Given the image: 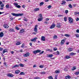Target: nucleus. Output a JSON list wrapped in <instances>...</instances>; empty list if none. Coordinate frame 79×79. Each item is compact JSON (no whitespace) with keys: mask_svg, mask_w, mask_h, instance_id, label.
Masks as SVG:
<instances>
[{"mask_svg":"<svg viewBox=\"0 0 79 79\" xmlns=\"http://www.w3.org/2000/svg\"><path fill=\"white\" fill-rule=\"evenodd\" d=\"M11 15H13V16H16L17 17L18 16H23L24 15L23 14H15V13H11Z\"/></svg>","mask_w":79,"mask_h":79,"instance_id":"nucleus-1","label":"nucleus"},{"mask_svg":"<svg viewBox=\"0 0 79 79\" xmlns=\"http://www.w3.org/2000/svg\"><path fill=\"white\" fill-rule=\"evenodd\" d=\"M14 5L15 7H16L18 8H20L21 7L20 5H18V4L17 3H14Z\"/></svg>","mask_w":79,"mask_h":79,"instance_id":"nucleus-2","label":"nucleus"},{"mask_svg":"<svg viewBox=\"0 0 79 79\" xmlns=\"http://www.w3.org/2000/svg\"><path fill=\"white\" fill-rule=\"evenodd\" d=\"M69 22L70 24H72L73 22V19H72V18L71 17H69Z\"/></svg>","mask_w":79,"mask_h":79,"instance_id":"nucleus-3","label":"nucleus"},{"mask_svg":"<svg viewBox=\"0 0 79 79\" xmlns=\"http://www.w3.org/2000/svg\"><path fill=\"white\" fill-rule=\"evenodd\" d=\"M40 52H41V50H35L33 52V53L35 54H36L37 53H40Z\"/></svg>","mask_w":79,"mask_h":79,"instance_id":"nucleus-4","label":"nucleus"},{"mask_svg":"<svg viewBox=\"0 0 79 79\" xmlns=\"http://www.w3.org/2000/svg\"><path fill=\"white\" fill-rule=\"evenodd\" d=\"M30 54L29 52L26 53L25 54L23 55V56L24 57H27V56H29Z\"/></svg>","mask_w":79,"mask_h":79,"instance_id":"nucleus-5","label":"nucleus"},{"mask_svg":"<svg viewBox=\"0 0 79 79\" xmlns=\"http://www.w3.org/2000/svg\"><path fill=\"white\" fill-rule=\"evenodd\" d=\"M38 27V25H36L35 26V28H34V31L37 32V27Z\"/></svg>","mask_w":79,"mask_h":79,"instance_id":"nucleus-6","label":"nucleus"},{"mask_svg":"<svg viewBox=\"0 0 79 79\" xmlns=\"http://www.w3.org/2000/svg\"><path fill=\"white\" fill-rule=\"evenodd\" d=\"M56 25L55 24H53L50 27V29H53L55 27Z\"/></svg>","mask_w":79,"mask_h":79,"instance_id":"nucleus-7","label":"nucleus"},{"mask_svg":"<svg viewBox=\"0 0 79 79\" xmlns=\"http://www.w3.org/2000/svg\"><path fill=\"white\" fill-rule=\"evenodd\" d=\"M41 40H42L43 41H45V37L44 36H42Z\"/></svg>","mask_w":79,"mask_h":79,"instance_id":"nucleus-8","label":"nucleus"},{"mask_svg":"<svg viewBox=\"0 0 79 79\" xmlns=\"http://www.w3.org/2000/svg\"><path fill=\"white\" fill-rule=\"evenodd\" d=\"M37 39V38L35 37L33 39L31 40V42H35V41H36V39Z\"/></svg>","mask_w":79,"mask_h":79,"instance_id":"nucleus-9","label":"nucleus"},{"mask_svg":"<svg viewBox=\"0 0 79 79\" xmlns=\"http://www.w3.org/2000/svg\"><path fill=\"white\" fill-rule=\"evenodd\" d=\"M7 76L9 77H13V75L11 74H8L7 75Z\"/></svg>","mask_w":79,"mask_h":79,"instance_id":"nucleus-10","label":"nucleus"},{"mask_svg":"<svg viewBox=\"0 0 79 79\" xmlns=\"http://www.w3.org/2000/svg\"><path fill=\"white\" fill-rule=\"evenodd\" d=\"M24 30L22 29L20 30L19 33L20 34H22V33H24Z\"/></svg>","mask_w":79,"mask_h":79,"instance_id":"nucleus-11","label":"nucleus"},{"mask_svg":"<svg viewBox=\"0 0 79 79\" xmlns=\"http://www.w3.org/2000/svg\"><path fill=\"white\" fill-rule=\"evenodd\" d=\"M9 31L11 32H15L14 29L13 28H11L9 30Z\"/></svg>","mask_w":79,"mask_h":79,"instance_id":"nucleus-12","label":"nucleus"},{"mask_svg":"<svg viewBox=\"0 0 79 79\" xmlns=\"http://www.w3.org/2000/svg\"><path fill=\"white\" fill-rule=\"evenodd\" d=\"M3 27L5 28H6V29H8V27L9 26H8V25H6V24H5L4 25Z\"/></svg>","mask_w":79,"mask_h":79,"instance_id":"nucleus-13","label":"nucleus"},{"mask_svg":"<svg viewBox=\"0 0 79 79\" xmlns=\"http://www.w3.org/2000/svg\"><path fill=\"white\" fill-rule=\"evenodd\" d=\"M68 52H71L73 50V48H69L67 49Z\"/></svg>","mask_w":79,"mask_h":79,"instance_id":"nucleus-14","label":"nucleus"},{"mask_svg":"<svg viewBox=\"0 0 79 79\" xmlns=\"http://www.w3.org/2000/svg\"><path fill=\"white\" fill-rule=\"evenodd\" d=\"M64 39L63 40H62L61 41V45H63L64 44Z\"/></svg>","mask_w":79,"mask_h":79,"instance_id":"nucleus-15","label":"nucleus"},{"mask_svg":"<svg viewBox=\"0 0 79 79\" xmlns=\"http://www.w3.org/2000/svg\"><path fill=\"white\" fill-rule=\"evenodd\" d=\"M3 33V32H1L0 33V37H2L4 35Z\"/></svg>","mask_w":79,"mask_h":79,"instance_id":"nucleus-16","label":"nucleus"},{"mask_svg":"<svg viewBox=\"0 0 79 79\" xmlns=\"http://www.w3.org/2000/svg\"><path fill=\"white\" fill-rule=\"evenodd\" d=\"M19 73H20V71L19 70H16L15 72V73L16 74H19Z\"/></svg>","mask_w":79,"mask_h":79,"instance_id":"nucleus-17","label":"nucleus"},{"mask_svg":"<svg viewBox=\"0 0 79 79\" xmlns=\"http://www.w3.org/2000/svg\"><path fill=\"white\" fill-rule=\"evenodd\" d=\"M42 19H43V17H42L40 18H39L38 19V21H42Z\"/></svg>","mask_w":79,"mask_h":79,"instance_id":"nucleus-18","label":"nucleus"},{"mask_svg":"<svg viewBox=\"0 0 79 79\" xmlns=\"http://www.w3.org/2000/svg\"><path fill=\"white\" fill-rule=\"evenodd\" d=\"M19 67L20 66V67H24V66L23 64L20 63L19 64Z\"/></svg>","mask_w":79,"mask_h":79,"instance_id":"nucleus-19","label":"nucleus"},{"mask_svg":"<svg viewBox=\"0 0 79 79\" xmlns=\"http://www.w3.org/2000/svg\"><path fill=\"white\" fill-rule=\"evenodd\" d=\"M65 79H71V77L69 75H67V76L65 77Z\"/></svg>","mask_w":79,"mask_h":79,"instance_id":"nucleus-20","label":"nucleus"},{"mask_svg":"<svg viewBox=\"0 0 79 79\" xmlns=\"http://www.w3.org/2000/svg\"><path fill=\"white\" fill-rule=\"evenodd\" d=\"M18 67H19V64L15 65L12 68H17Z\"/></svg>","mask_w":79,"mask_h":79,"instance_id":"nucleus-21","label":"nucleus"},{"mask_svg":"<svg viewBox=\"0 0 79 79\" xmlns=\"http://www.w3.org/2000/svg\"><path fill=\"white\" fill-rule=\"evenodd\" d=\"M57 27H61V23H58L57 25Z\"/></svg>","mask_w":79,"mask_h":79,"instance_id":"nucleus-22","label":"nucleus"},{"mask_svg":"<svg viewBox=\"0 0 79 79\" xmlns=\"http://www.w3.org/2000/svg\"><path fill=\"white\" fill-rule=\"evenodd\" d=\"M68 68L67 67H66L64 68V71H68Z\"/></svg>","mask_w":79,"mask_h":79,"instance_id":"nucleus-23","label":"nucleus"},{"mask_svg":"<svg viewBox=\"0 0 79 79\" xmlns=\"http://www.w3.org/2000/svg\"><path fill=\"white\" fill-rule=\"evenodd\" d=\"M6 52H7V50H6V49L4 50L2 52L3 54H4V53H6Z\"/></svg>","mask_w":79,"mask_h":79,"instance_id":"nucleus-24","label":"nucleus"},{"mask_svg":"<svg viewBox=\"0 0 79 79\" xmlns=\"http://www.w3.org/2000/svg\"><path fill=\"white\" fill-rule=\"evenodd\" d=\"M69 6L70 8H73V6L71 5V4H69Z\"/></svg>","mask_w":79,"mask_h":79,"instance_id":"nucleus-25","label":"nucleus"},{"mask_svg":"<svg viewBox=\"0 0 79 79\" xmlns=\"http://www.w3.org/2000/svg\"><path fill=\"white\" fill-rule=\"evenodd\" d=\"M24 74H25V73H24L23 72H21L20 73V74L19 75H24Z\"/></svg>","mask_w":79,"mask_h":79,"instance_id":"nucleus-26","label":"nucleus"},{"mask_svg":"<svg viewBox=\"0 0 79 79\" xmlns=\"http://www.w3.org/2000/svg\"><path fill=\"white\" fill-rule=\"evenodd\" d=\"M53 38L54 39H56L58 38V37L56 35H55L53 36Z\"/></svg>","mask_w":79,"mask_h":79,"instance_id":"nucleus-27","label":"nucleus"},{"mask_svg":"<svg viewBox=\"0 0 79 79\" xmlns=\"http://www.w3.org/2000/svg\"><path fill=\"white\" fill-rule=\"evenodd\" d=\"M49 58H52L53 56V54H50L48 56Z\"/></svg>","mask_w":79,"mask_h":79,"instance_id":"nucleus-28","label":"nucleus"},{"mask_svg":"<svg viewBox=\"0 0 79 79\" xmlns=\"http://www.w3.org/2000/svg\"><path fill=\"white\" fill-rule=\"evenodd\" d=\"M71 58V57L68 56H65V58H66V59H69V58Z\"/></svg>","mask_w":79,"mask_h":79,"instance_id":"nucleus-29","label":"nucleus"},{"mask_svg":"<svg viewBox=\"0 0 79 79\" xmlns=\"http://www.w3.org/2000/svg\"><path fill=\"white\" fill-rule=\"evenodd\" d=\"M44 2H41V3H40V6H42L43 5H44Z\"/></svg>","mask_w":79,"mask_h":79,"instance_id":"nucleus-30","label":"nucleus"},{"mask_svg":"<svg viewBox=\"0 0 79 79\" xmlns=\"http://www.w3.org/2000/svg\"><path fill=\"white\" fill-rule=\"evenodd\" d=\"M34 11H39V8H36L34 9Z\"/></svg>","mask_w":79,"mask_h":79,"instance_id":"nucleus-31","label":"nucleus"},{"mask_svg":"<svg viewBox=\"0 0 79 79\" xmlns=\"http://www.w3.org/2000/svg\"><path fill=\"white\" fill-rule=\"evenodd\" d=\"M76 69V67H73L72 69V71H74V70H75Z\"/></svg>","mask_w":79,"mask_h":79,"instance_id":"nucleus-32","label":"nucleus"},{"mask_svg":"<svg viewBox=\"0 0 79 79\" xmlns=\"http://www.w3.org/2000/svg\"><path fill=\"white\" fill-rule=\"evenodd\" d=\"M70 55H71V56H73V55H76V53H73V52H72L71 53H70Z\"/></svg>","mask_w":79,"mask_h":79,"instance_id":"nucleus-33","label":"nucleus"},{"mask_svg":"<svg viewBox=\"0 0 79 79\" xmlns=\"http://www.w3.org/2000/svg\"><path fill=\"white\" fill-rule=\"evenodd\" d=\"M79 74V72H78V71L76 72L75 73V75H78Z\"/></svg>","mask_w":79,"mask_h":79,"instance_id":"nucleus-34","label":"nucleus"},{"mask_svg":"<svg viewBox=\"0 0 79 79\" xmlns=\"http://www.w3.org/2000/svg\"><path fill=\"white\" fill-rule=\"evenodd\" d=\"M62 3H61L62 5H64V3H66V1H62Z\"/></svg>","mask_w":79,"mask_h":79,"instance_id":"nucleus-35","label":"nucleus"},{"mask_svg":"<svg viewBox=\"0 0 79 79\" xmlns=\"http://www.w3.org/2000/svg\"><path fill=\"white\" fill-rule=\"evenodd\" d=\"M66 37H69L70 36V35L68 34H65L64 35Z\"/></svg>","mask_w":79,"mask_h":79,"instance_id":"nucleus-36","label":"nucleus"},{"mask_svg":"<svg viewBox=\"0 0 79 79\" xmlns=\"http://www.w3.org/2000/svg\"><path fill=\"white\" fill-rule=\"evenodd\" d=\"M21 44V43L19 42H17L16 43V45H20Z\"/></svg>","mask_w":79,"mask_h":79,"instance_id":"nucleus-37","label":"nucleus"},{"mask_svg":"<svg viewBox=\"0 0 79 79\" xmlns=\"http://www.w3.org/2000/svg\"><path fill=\"white\" fill-rule=\"evenodd\" d=\"M23 20L25 21H28V19H26V18H24V19H23Z\"/></svg>","mask_w":79,"mask_h":79,"instance_id":"nucleus-38","label":"nucleus"},{"mask_svg":"<svg viewBox=\"0 0 79 79\" xmlns=\"http://www.w3.org/2000/svg\"><path fill=\"white\" fill-rule=\"evenodd\" d=\"M75 36H76L77 38H78V37H79V34H76Z\"/></svg>","mask_w":79,"mask_h":79,"instance_id":"nucleus-39","label":"nucleus"},{"mask_svg":"<svg viewBox=\"0 0 79 79\" xmlns=\"http://www.w3.org/2000/svg\"><path fill=\"white\" fill-rule=\"evenodd\" d=\"M44 65H40L39 67L40 68H43V67H44Z\"/></svg>","mask_w":79,"mask_h":79,"instance_id":"nucleus-40","label":"nucleus"},{"mask_svg":"<svg viewBox=\"0 0 79 79\" xmlns=\"http://www.w3.org/2000/svg\"><path fill=\"white\" fill-rule=\"evenodd\" d=\"M6 8H9V5L7 4L6 5Z\"/></svg>","mask_w":79,"mask_h":79,"instance_id":"nucleus-41","label":"nucleus"},{"mask_svg":"<svg viewBox=\"0 0 79 79\" xmlns=\"http://www.w3.org/2000/svg\"><path fill=\"white\" fill-rule=\"evenodd\" d=\"M55 73L56 74H57V73H60V72L58 70H56L55 72Z\"/></svg>","mask_w":79,"mask_h":79,"instance_id":"nucleus-42","label":"nucleus"},{"mask_svg":"<svg viewBox=\"0 0 79 79\" xmlns=\"http://www.w3.org/2000/svg\"><path fill=\"white\" fill-rule=\"evenodd\" d=\"M64 21H65V22L66 21H67V19H66V17H64Z\"/></svg>","mask_w":79,"mask_h":79,"instance_id":"nucleus-43","label":"nucleus"},{"mask_svg":"<svg viewBox=\"0 0 79 79\" xmlns=\"http://www.w3.org/2000/svg\"><path fill=\"white\" fill-rule=\"evenodd\" d=\"M52 8V6H51V5H49L48 6V9H50V8Z\"/></svg>","mask_w":79,"mask_h":79,"instance_id":"nucleus-44","label":"nucleus"},{"mask_svg":"<svg viewBox=\"0 0 79 79\" xmlns=\"http://www.w3.org/2000/svg\"><path fill=\"white\" fill-rule=\"evenodd\" d=\"M65 13L66 14H67L68 13V10H66L65 11Z\"/></svg>","mask_w":79,"mask_h":79,"instance_id":"nucleus-45","label":"nucleus"},{"mask_svg":"<svg viewBox=\"0 0 79 79\" xmlns=\"http://www.w3.org/2000/svg\"><path fill=\"white\" fill-rule=\"evenodd\" d=\"M15 29H16V30H19V28H18V27L16 26L15 27Z\"/></svg>","mask_w":79,"mask_h":79,"instance_id":"nucleus-46","label":"nucleus"},{"mask_svg":"<svg viewBox=\"0 0 79 79\" xmlns=\"http://www.w3.org/2000/svg\"><path fill=\"white\" fill-rule=\"evenodd\" d=\"M57 50V48H53V51H56Z\"/></svg>","mask_w":79,"mask_h":79,"instance_id":"nucleus-47","label":"nucleus"},{"mask_svg":"<svg viewBox=\"0 0 79 79\" xmlns=\"http://www.w3.org/2000/svg\"><path fill=\"white\" fill-rule=\"evenodd\" d=\"M39 16L40 18H42V15L41 14H40L39 15Z\"/></svg>","mask_w":79,"mask_h":79,"instance_id":"nucleus-48","label":"nucleus"},{"mask_svg":"<svg viewBox=\"0 0 79 79\" xmlns=\"http://www.w3.org/2000/svg\"><path fill=\"white\" fill-rule=\"evenodd\" d=\"M34 79H40V78L39 77H35Z\"/></svg>","mask_w":79,"mask_h":79,"instance_id":"nucleus-49","label":"nucleus"},{"mask_svg":"<svg viewBox=\"0 0 79 79\" xmlns=\"http://www.w3.org/2000/svg\"><path fill=\"white\" fill-rule=\"evenodd\" d=\"M49 79H53V77H52L50 76L49 77Z\"/></svg>","mask_w":79,"mask_h":79,"instance_id":"nucleus-50","label":"nucleus"},{"mask_svg":"<svg viewBox=\"0 0 79 79\" xmlns=\"http://www.w3.org/2000/svg\"><path fill=\"white\" fill-rule=\"evenodd\" d=\"M56 53H57V55H60V52H59L58 51L57 52H56Z\"/></svg>","mask_w":79,"mask_h":79,"instance_id":"nucleus-51","label":"nucleus"},{"mask_svg":"<svg viewBox=\"0 0 79 79\" xmlns=\"http://www.w3.org/2000/svg\"><path fill=\"white\" fill-rule=\"evenodd\" d=\"M21 47L22 48H24V44H22Z\"/></svg>","mask_w":79,"mask_h":79,"instance_id":"nucleus-52","label":"nucleus"},{"mask_svg":"<svg viewBox=\"0 0 79 79\" xmlns=\"http://www.w3.org/2000/svg\"><path fill=\"white\" fill-rule=\"evenodd\" d=\"M44 51H43L42 52H40L39 55H41V54H42V53H44Z\"/></svg>","mask_w":79,"mask_h":79,"instance_id":"nucleus-53","label":"nucleus"},{"mask_svg":"<svg viewBox=\"0 0 79 79\" xmlns=\"http://www.w3.org/2000/svg\"><path fill=\"white\" fill-rule=\"evenodd\" d=\"M3 50V49L2 48H0V51H2Z\"/></svg>","mask_w":79,"mask_h":79,"instance_id":"nucleus-54","label":"nucleus"},{"mask_svg":"<svg viewBox=\"0 0 79 79\" xmlns=\"http://www.w3.org/2000/svg\"><path fill=\"white\" fill-rule=\"evenodd\" d=\"M4 6V5L3 4L1 5V7H3Z\"/></svg>","mask_w":79,"mask_h":79,"instance_id":"nucleus-55","label":"nucleus"},{"mask_svg":"<svg viewBox=\"0 0 79 79\" xmlns=\"http://www.w3.org/2000/svg\"><path fill=\"white\" fill-rule=\"evenodd\" d=\"M76 32H77V33H79V29H77L76 30Z\"/></svg>","mask_w":79,"mask_h":79,"instance_id":"nucleus-56","label":"nucleus"},{"mask_svg":"<svg viewBox=\"0 0 79 79\" xmlns=\"http://www.w3.org/2000/svg\"><path fill=\"white\" fill-rule=\"evenodd\" d=\"M79 18H77L76 19V21H79Z\"/></svg>","mask_w":79,"mask_h":79,"instance_id":"nucleus-57","label":"nucleus"},{"mask_svg":"<svg viewBox=\"0 0 79 79\" xmlns=\"http://www.w3.org/2000/svg\"><path fill=\"white\" fill-rule=\"evenodd\" d=\"M10 20H11V21H12V20H13V18L11 17L10 18Z\"/></svg>","mask_w":79,"mask_h":79,"instance_id":"nucleus-58","label":"nucleus"},{"mask_svg":"<svg viewBox=\"0 0 79 79\" xmlns=\"http://www.w3.org/2000/svg\"><path fill=\"white\" fill-rule=\"evenodd\" d=\"M5 12H0V15H2V14H3V13H4Z\"/></svg>","mask_w":79,"mask_h":79,"instance_id":"nucleus-59","label":"nucleus"},{"mask_svg":"<svg viewBox=\"0 0 79 79\" xmlns=\"http://www.w3.org/2000/svg\"><path fill=\"white\" fill-rule=\"evenodd\" d=\"M74 14L75 15H76H76H77V12H75L74 13Z\"/></svg>","mask_w":79,"mask_h":79,"instance_id":"nucleus-60","label":"nucleus"},{"mask_svg":"<svg viewBox=\"0 0 79 79\" xmlns=\"http://www.w3.org/2000/svg\"><path fill=\"white\" fill-rule=\"evenodd\" d=\"M59 16L61 17H63V15H59Z\"/></svg>","mask_w":79,"mask_h":79,"instance_id":"nucleus-61","label":"nucleus"},{"mask_svg":"<svg viewBox=\"0 0 79 79\" xmlns=\"http://www.w3.org/2000/svg\"><path fill=\"white\" fill-rule=\"evenodd\" d=\"M22 7L23 8H25V5H23L22 6Z\"/></svg>","mask_w":79,"mask_h":79,"instance_id":"nucleus-62","label":"nucleus"},{"mask_svg":"<svg viewBox=\"0 0 79 79\" xmlns=\"http://www.w3.org/2000/svg\"><path fill=\"white\" fill-rule=\"evenodd\" d=\"M32 34H35H35H37V32H34Z\"/></svg>","mask_w":79,"mask_h":79,"instance_id":"nucleus-63","label":"nucleus"},{"mask_svg":"<svg viewBox=\"0 0 79 79\" xmlns=\"http://www.w3.org/2000/svg\"><path fill=\"white\" fill-rule=\"evenodd\" d=\"M55 79H57V77L56 76H55Z\"/></svg>","mask_w":79,"mask_h":79,"instance_id":"nucleus-64","label":"nucleus"}]
</instances>
